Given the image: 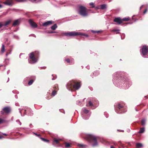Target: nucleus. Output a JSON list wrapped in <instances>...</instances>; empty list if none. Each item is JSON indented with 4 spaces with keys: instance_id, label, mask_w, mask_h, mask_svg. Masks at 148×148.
I'll return each instance as SVG.
<instances>
[{
    "instance_id": "1",
    "label": "nucleus",
    "mask_w": 148,
    "mask_h": 148,
    "mask_svg": "<svg viewBox=\"0 0 148 148\" xmlns=\"http://www.w3.org/2000/svg\"><path fill=\"white\" fill-rule=\"evenodd\" d=\"M125 73L118 72L114 74L113 82L116 86L121 88L127 89L131 85V82L125 76Z\"/></svg>"
},
{
    "instance_id": "2",
    "label": "nucleus",
    "mask_w": 148,
    "mask_h": 148,
    "mask_svg": "<svg viewBox=\"0 0 148 148\" xmlns=\"http://www.w3.org/2000/svg\"><path fill=\"white\" fill-rule=\"evenodd\" d=\"M39 53L38 51H35L30 53L29 54L30 60L28 59V62L31 64H34L38 60Z\"/></svg>"
},
{
    "instance_id": "3",
    "label": "nucleus",
    "mask_w": 148,
    "mask_h": 148,
    "mask_svg": "<svg viewBox=\"0 0 148 148\" xmlns=\"http://www.w3.org/2000/svg\"><path fill=\"white\" fill-rule=\"evenodd\" d=\"M18 110L21 116H24L25 114L31 116L33 114L32 110L27 107H21L18 109Z\"/></svg>"
},
{
    "instance_id": "4",
    "label": "nucleus",
    "mask_w": 148,
    "mask_h": 148,
    "mask_svg": "<svg viewBox=\"0 0 148 148\" xmlns=\"http://www.w3.org/2000/svg\"><path fill=\"white\" fill-rule=\"evenodd\" d=\"M87 140L91 144L93 147H97L98 145L96 137L92 134H88L86 136Z\"/></svg>"
},
{
    "instance_id": "5",
    "label": "nucleus",
    "mask_w": 148,
    "mask_h": 148,
    "mask_svg": "<svg viewBox=\"0 0 148 148\" xmlns=\"http://www.w3.org/2000/svg\"><path fill=\"white\" fill-rule=\"evenodd\" d=\"M63 34L64 36L67 37H74L77 36H84L86 37H89V35L88 34L75 31L64 32Z\"/></svg>"
},
{
    "instance_id": "6",
    "label": "nucleus",
    "mask_w": 148,
    "mask_h": 148,
    "mask_svg": "<svg viewBox=\"0 0 148 148\" xmlns=\"http://www.w3.org/2000/svg\"><path fill=\"white\" fill-rule=\"evenodd\" d=\"M115 111L118 114L124 113L127 111V108L122 104L118 103L117 105V108L115 110Z\"/></svg>"
},
{
    "instance_id": "7",
    "label": "nucleus",
    "mask_w": 148,
    "mask_h": 148,
    "mask_svg": "<svg viewBox=\"0 0 148 148\" xmlns=\"http://www.w3.org/2000/svg\"><path fill=\"white\" fill-rule=\"evenodd\" d=\"M79 13L83 17H86L88 15V13L86 11V8L84 6L80 5L79 6Z\"/></svg>"
},
{
    "instance_id": "8",
    "label": "nucleus",
    "mask_w": 148,
    "mask_h": 148,
    "mask_svg": "<svg viewBox=\"0 0 148 148\" xmlns=\"http://www.w3.org/2000/svg\"><path fill=\"white\" fill-rule=\"evenodd\" d=\"M140 54L144 58H148V47L146 45H143L140 51Z\"/></svg>"
},
{
    "instance_id": "9",
    "label": "nucleus",
    "mask_w": 148,
    "mask_h": 148,
    "mask_svg": "<svg viewBox=\"0 0 148 148\" xmlns=\"http://www.w3.org/2000/svg\"><path fill=\"white\" fill-rule=\"evenodd\" d=\"M82 110L84 112V113L82 114V118L85 120L88 119L90 115L89 110H87L85 108H83Z\"/></svg>"
},
{
    "instance_id": "10",
    "label": "nucleus",
    "mask_w": 148,
    "mask_h": 148,
    "mask_svg": "<svg viewBox=\"0 0 148 148\" xmlns=\"http://www.w3.org/2000/svg\"><path fill=\"white\" fill-rule=\"evenodd\" d=\"M74 83V80H72L68 82L66 84V88L69 90L72 91L73 88V84Z\"/></svg>"
},
{
    "instance_id": "11",
    "label": "nucleus",
    "mask_w": 148,
    "mask_h": 148,
    "mask_svg": "<svg viewBox=\"0 0 148 148\" xmlns=\"http://www.w3.org/2000/svg\"><path fill=\"white\" fill-rule=\"evenodd\" d=\"M74 83H73V88L76 90H78L81 87L80 82L74 80Z\"/></svg>"
},
{
    "instance_id": "12",
    "label": "nucleus",
    "mask_w": 148,
    "mask_h": 148,
    "mask_svg": "<svg viewBox=\"0 0 148 148\" xmlns=\"http://www.w3.org/2000/svg\"><path fill=\"white\" fill-rule=\"evenodd\" d=\"M29 22L30 25L34 28H36L37 27V24L34 22L31 19L29 20Z\"/></svg>"
},
{
    "instance_id": "13",
    "label": "nucleus",
    "mask_w": 148,
    "mask_h": 148,
    "mask_svg": "<svg viewBox=\"0 0 148 148\" xmlns=\"http://www.w3.org/2000/svg\"><path fill=\"white\" fill-rule=\"evenodd\" d=\"M90 100L92 101V102L95 105V108H96L98 106L99 102L97 100H96V99L92 98L90 99Z\"/></svg>"
},
{
    "instance_id": "14",
    "label": "nucleus",
    "mask_w": 148,
    "mask_h": 148,
    "mask_svg": "<svg viewBox=\"0 0 148 148\" xmlns=\"http://www.w3.org/2000/svg\"><path fill=\"white\" fill-rule=\"evenodd\" d=\"M114 21L116 22L118 24L120 25L122 23V20L120 17L115 18L114 20Z\"/></svg>"
},
{
    "instance_id": "15",
    "label": "nucleus",
    "mask_w": 148,
    "mask_h": 148,
    "mask_svg": "<svg viewBox=\"0 0 148 148\" xmlns=\"http://www.w3.org/2000/svg\"><path fill=\"white\" fill-rule=\"evenodd\" d=\"M53 22V21H48L43 23L42 25L44 27H46L52 24Z\"/></svg>"
},
{
    "instance_id": "16",
    "label": "nucleus",
    "mask_w": 148,
    "mask_h": 148,
    "mask_svg": "<svg viewBox=\"0 0 148 148\" xmlns=\"http://www.w3.org/2000/svg\"><path fill=\"white\" fill-rule=\"evenodd\" d=\"M4 4L9 6H12L14 5V3L12 1H7L4 3Z\"/></svg>"
},
{
    "instance_id": "17",
    "label": "nucleus",
    "mask_w": 148,
    "mask_h": 148,
    "mask_svg": "<svg viewBox=\"0 0 148 148\" xmlns=\"http://www.w3.org/2000/svg\"><path fill=\"white\" fill-rule=\"evenodd\" d=\"M2 110L5 112L7 113H9L10 111V108L8 107H5Z\"/></svg>"
},
{
    "instance_id": "18",
    "label": "nucleus",
    "mask_w": 148,
    "mask_h": 148,
    "mask_svg": "<svg viewBox=\"0 0 148 148\" xmlns=\"http://www.w3.org/2000/svg\"><path fill=\"white\" fill-rule=\"evenodd\" d=\"M64 61H66L67 63H69L71 62L72 63H73V61L74 59L73 58H71V60H70L69 58H65L64 59Z\"/></svg>"
},
{
    "instance_id": "19",
    "label": "nucleus",
    "mask_w": 148,
    "mask_h": 148,
    "mask_svg": "<svg viewBox=\"0 0 148 148\" xmlns=\"http://www.w3.org/2000/svg\"><path fill=\"white\" fill-rule=\"evenodd\" d=\"M61 140V139L54 138L53 140V142H55L56 144H58L59 143V141Z\"/></svg>"
},
{
    "instance_id": "20",
    "label": "nucleus",
    "mask_w": 148,
    "mask_h": 148,
    "mask_svg": "<svg viewBox=\"0 0 148 148\" xmlns=\"http://www.w3.org/2000/svg\"><path fill=\"white\" fill-rule=\"evenodd\" d=\"M77 145L79 147L82 148H85L87 147V145L83 144H78Z\"/></svg>"
},
{
    "instance_id": "21",
    "label": "nucleus",
    "mask_w": 148,
    "mask_h": 148,
    "mask_svg": "<svg viewBox=\"0 0 148 148\" xmlns=\"http://www.w3.org/2000/svg\"><path fill=\"white\" fill-rule=\"evenodd\" d=\"M143 147V145L142 143H136V148H140Z\"/></svg>"
},
{
    "instance_id": "22",
    "label": "nucleus",
    "mask_w": 148,
    "mask_h": 148,
    "mask_svg": "<svg viewBox=\"0 0 148 148\" xmlns=\"http://www.w3.org/2000/svg\"><path fill=\"white\" fill-rule=\"evenodd\" d=\"M19 24V22L18 21V19H16L14 21L13 24L12 25L13 26H15L17 25H18Z\"/></svg>"
},
{
    "instance_id": "23",
    "label": "nucleus",
    "mask_w": 148,
    "mask_h": 148,
    "mask_svg": "<svg viewBox=\"0 0 148 148\" xmlns=\"http://www.w3.org/2000/svg\"><path fill=\"white\" fill-rule=\"evenodd\" d=\"M100 9L103 10L107 8V5L103 4L100 5Z\"/></svg>"
},
{
    "instance_id": "24",
    "label": "nucleus",
    "mask_w": 148,
    "mask_h": 148,
    "mask_svg": "<svg viewBox=\"0 0 148 148\" xmlns=\"http://www.w3.org/2000/svg\"><path fill=\"white\" fill-rule=\"evenodd\" d=\"M58 27V26L56 24H54L53 25L51 26V29L53 30H55Z\"/></svg>"
},
{
    "instance_id": "25",
    "label": "nucleus",
    "mask_w": 148,
    "mask_h": 148,
    "mask_svg": "<svg viewBox=\"0 0 148 148\" xmlns=\"http://www.w3.org/2000/svg\"><path fill=\"white\" fill-rule=\"evenodd\" d=\"M146 119H143L141 120V124L143 126H145L146 125Z\"/></svg>"
},
{
    "instance_id": "26",
    "label": "nucleus",
    "mask_w": 148,
    "mask_h": 148,
    "mask_svg": "<svg viewBox=\"0 0 148 148\" xmlns=\"http://www.w3.org/2000/svg\"><path fill=\"white\" fill-rule=\"evenodd\" d=\"M145 131V128L144 127H143L142 128H140V130L138 132V133H142L144 132Z\"/></svg>"
},
{
    "instance_id": "27",
    "label": "nucleus",
    "mask_w": 148,
    "mask_h": 148,
    "mask_svg": "<svg viewBox=\"0 0 148 148\" xmlns=\"http://www.w3.org/2000/svg\"><path fill=\"white\" fill-rule=\"evenodd\" d=\"M11 21L8 20L6 21L4 24H3V26H7L8 25H9Z\"/></svg>"
},
{
    "instance_id": "28",
    "label": "nucleus",
    "mask_w": 148,
    "mask_h": 148,
    "mask_svg": "<svg viewBox=\"0 0 148 148\" xmlns=\"http://www.w3.org/2000/svg\"><path fill=\"white\" fill-rule=\"evenodd\" d=\"M89 106L90 107H92L93 106H95V105L93 104V103L92 102V101L91 100H89Z\"/></svg>"
},
{
    "instance_id": "29",
    "label": "nucleus",
    "mask_w": 148,
    "mask_h": 148,
    "mask_svg": "<svg viewBox=\"0 0 148 148\" xmlns=\"http://www.w3.org/2000/svg\"><path fill=\"white\" fill-rule=\"evenodd\" d=\"M91 31L92 33L95 34L96 33H100V32H102V31H101V30L95 31V30H92Z\"/></svg>"
},
{
    "instance_id": "30",
    "label": "nucleus",
    "mask_w": 148,
    "mask_h": 148,
    "mask_svg": "<svg viewBox=\"0 0 148 148\" xmlns=\"http://www.w3.org/2000/svg\"><path fill=\"white\" fill-rule=\"evenodd\" d=\"M122 20V21H127L130 20V18L129 17H128L127 18L125 17L123 18Z\"/></svg>"
},
{
    "instance_id": "31",
    "label": "nucleus",
    "mask_w": 148,
    "mask_h": 148,
    "mask_svg": "<svg viewBox=\"0 0 148 148\" xmlns=\"http://www.w3.org/2000/svg\"><path fill=\"white\" fill-rule=\"evenodd\" d=\"M65 147H71L70 144L69 143H65Z\"/></svg>"
},
{
    "instance_id": "32",
    "label": "nucleus",
    "mask_w": 148,
    "mask_h": 148,
    "mask_svg": "<svg viewBox=\"0 0 148 148\" xmlns=\"http://www.w3.org/2000/svg\"><path fill=\"white\" fill-rule=\"evenodd\" d=\"M120 31V30L119 29H114L112 30V31L113 32H116V34H118L120 33V32H119V31Z\"/></svg>"
},
{
    "instance_id": "33",
    "label": "nucleus",
    "mask_w": 148,
    "mask_h": 148,
    "mask_svg": "<svg viewBox=\"0 0 148 148\" xmlns=\"http://www.w3.org/2000/svg\"><path fill=\"white\" fill-rule=\"evenodd\" d=\"M99 74V72L98 71H95L93 73V74L95 76Z\"/></svg>"
},
{
    "instance_id": "34",
    "label": "nucleus",
    "mask_w": 148,
    "mask_h": 148,
    "mask_svg": "<svg viewBox=\"0 0 148 148\" xmlns=\"http://www.w3.org/2000/svg\"><path fill=\"white\" fill-rule=\"evenodd\" d=\"M40 138L41 140H42V141H44L45 142H48L49 141V140H48L47 139H45L41 137Z\"/></svg>"
},
{
    "instance_id": "35",
    "label": "nucleus",
    "mask_w": 148,
    "mask_h": 148,
    "mask_svg": "<svg viewBox=\"0 0 148 148\" xmlns=\"http://www.w3.org/2000/svg\"><path fill=\"white\" fill-rule=\"evenodd\" d=\"M34 82V80L33 79H31L28 82V84L29 85H31Z\"/></svg>"
},
{
    "instance_id": "36",
    "label": "nucleus",
    "mask_w": 148,
    "mask_h": 148,
    "mask_svg": "<svg viewBox=\"0 0 148 148\" xmlns=\"http://www.w3.org/2000/svg\"><path fill=\"white\" fill-rule=\"evenodd\" d=\"M5 45L3 44H2V47L1 48V51L2 52H3L5 51Z\"/></svg>"
},
{
    "instance_id": "37",
    "label": "nucleus",
    "mask_w": 148,
    "mask_h": 148,
    "mask_svg": "<svg viewBox=\"0 0 148 148\" xmlns=\"http://www.w3.org/2000/svg\"><path fill=\"white\" fill-rule=\"evenodd\" d=\"M56 90H53L52 92V95L53 96H54L56 95Z\"/></svg>"
},
{
    "instance_id": "38",
    "label": "nucleus",
    "mask_w": 148,
    "mask_h": 148,
    "mask_svg": "<svg viewBox=\"0 0 148 148\" xmlns=\"http://www.w3.org/2000/svg\"><path fill=\"white\" fill-rule=\"evenodd\" d=\"M13 37L17 40H19V38L18 36L16 35H13Z\"/></svg>"
},
{
    "instance_id": "39",
    "label": "nucleus",
    "mask_w": 148,
    "mask_h": 148,
    "mask_svg": "<svg viewBox=\"0 0 148 148\" xmlns=\"http://www.w3.org/2000/svg\"><path fill=\"white\" fill-rule=\"evenodd\" d=\"M89 4L90 5H91L92 6V8H95L94 4L93 2L90 3Z\"/></svg>"
},
{
    "instance_id": "40",
    "label": "nucleus",
    "mask_w": 148,
    "mask_h": 148,
    "mask_svg": "<svg viewBox=\"0 0 148 148\" xmlns=\"http://www.w3.org/2000/svg\"><path fill=\"white\" fill-rule=\"evenodd\" d=\"M33 134H34L36 136L39 137L40 138V137H40V135L39 134H38L37 133H35L34 132H33Z\"/></svg>"
},
{
    "instance_id": "41",
    "label": "nucleus",
    "mask_w": 148,
    "mask_h": 148,
    "mask_svg": "<svg viewBox=\"0 0 148 148\" xmlns=\"http://www.w3.org/2000/svg\"><path fill=\"white\" fill-rule=\"evenodd\" d=\"M56 32H56L53 31H48L47 33L49 34H53V33H56Z\"/></svg>"
},
{
    "instance_id": "42",
    "label": "nucleus",
    "mask_w": 148,
    "mask_h": 148,
    "mask_svg": "<svg viewBox=\"0 0 148 148\" xmlns=\"http://www.w3.org/2000/svg\"><path fill=\"white\" fill-rule=\"evenodd\" d=\"M104 115H105L106 118H107L109 116V115L106 112H104Z\"/></svg>"
},
{
    "instance_id": "43",
    "label": "nucleus",
    "mask_w": 148,
    "mask_h": 148,
    "mask_svg": "<svg viewBox=\"0 0 148 148\" xmlns=\"http://www.w3.org/2000/svg\"><path fill=\"white\" fill-rule=\"evenodd\" d=\"M10 51L9 52H7L6 53V57H7L8 56V55H9V54H11V52L12 51L10 50V51Z\"/></svg>"
},
{
    "instance_id": "44",
    "label": "nucleus",
    "mask_w": 148,
    "mask_h": 148,
    "mask_svg": "<svg viewBox=\"0 0 148 148\" xmlns=\"http://www.w3.org/2000/svg\"><path fill=\"white\" fill-rule=\"evenodd\" d=\"M16 122H17V123L19 124L20 125H21V122L18 119L16 121Z\"/></svg>"
},
{
    "instance_id": "45",
    "label": "nucleus",
    "mask_w": 148,
    "mask_h": 148,
    "mask_svg": "<svg viewBox=\"0 0 148 148\" xmlns=\"http://www.w3.org/2000/svg\"><path fill=\"white\" fill-rule=\"evenodd\" d=\"M4 119L0 118V124L3 123L4 121Z\"/></svg>"
},
{
    "instance_id": "46",
    "label": "nucleus",
    "mask_w": 148,
    "mask_h": 148,
    "mask_svg": "<svg viewBox=\"0 0 148 148\" xmlns=\"http://www.w3.org/2000/svg\"><path fill=\"white\" fill-rule=\"evenodd\" d=\"M147 8H146V9H145V10H144V12H143V15H144L145 14V13H146V12L147 11Z\"/></svg>"
},
{
    "instance_id": "47",
    "label": "nucleus",
    "mask_w": 148,
    "mask_h": 148,
    "mask_svg": "<svg viewBox=\"0 0 148 148\" xmlns=\"http://www.w3.org/2000/svg\"><path fill=\"white\" fill-rule=\"evenodd\" d=\"M95 8V9H96L97 10H98V9H100V7H99V6H97L96 7L95 6V8Z\"/></svg>"
},
{
    "instance_id": "48",
    "label": "nucleus",
    "mask_w": 148,
    "mask_h": 148,
    "mask_svg": "<svg viewBox=\"0 0 148 148\" xmlns=\"http://www.w3.org/2000/svg\"><path fill=\"white\" fill-rule=\"evenodd\" d=\"M3 26V24L2 22H0V28Z\"/></svg>"
},
{
    "instance_id": "49",
    "label": "nucleus",
    "mask_w": 148,
    "mask_h": 148,
    "mask_svg": "<svg viewBox=\"0 0 148 148\" xmlns=\"http://www.w3.org/2000/svg\"><path fill=\"white\" fill-rule=\"evenodd\" d=\"M80 103V101L79 100H78L76 101V104L78 105Z\"/></svg>"
},
{
    "instance_id": "50",
    "label": "nucleus",
    "mask_w": 148,
    "mask_h": 148,
    "mask_svg": "<svg viewBox=\"0 0 148 148\" xmlns=\"http://www.w3.org/2000/svg\"><path fill=\"white\" fill-rule=\"evenodd\" d=\"M59 110L60 111V112H62V113H64V114H65V111H64V110H63V111H61V109H59Z\"/></svg>"
},
{
    "instance_id": "51",
    "label": "nucleus",
    "mask_w": 148,
    "mask_h": 148,
    "mask_svg": "<svg viewBox=\"0 0 148 148\" xmlns=\"http://www.w3.org/2000/svg\"><path fill=\"white\" fill-rule=\"evenodd\" d=\"M144 6V5H142L140 7V9H139V10H141L142 9V8Z\"/></svg>"
},
{
    "instance_id": "52",
    "label": "nucleus",
    "mask_w": 148,
    "mask_h": 148,
    "mask_svg": "<svg viewBox=\"0 0 148 148\" xmlns=\"http://www.w3.org/2000/svg\"><path fill=\"white\" fill-rule=\"evenodd\" d=\"M15 105L16 106H19V103H15Z\"/></svg>"
},
{
    "instance_id": "53",
    "label": "nucleus",
    "mask_w": 148,
    "mask_h": 148,
    "mask_svg": "<svg viewBox=\"0 0 148 148\" xmlns=\"http://www.w3.org/2000/svg\"><path fill=\"white\" fill-rule=\"evenodd\" d=\"M65 3V2H62V1H60V3L62 4H63Z\"/></svg>"
},
{
    "instance_id": "54",
    "label": "nucleus",
    "mask_w": 148,
    "mask_h": 148,
    "mask_svg": "<svg viewBox=\"0 0 148 148\" xmlns=\"http://www.w3.org/2000/svg\"><path fill=\"white\" fill-rule=\"evenodd\" d=\"M13 119H14V117H13V116H12L11 119V121H12L13 120Z\"/></svg>"
},
{
    "instance_id": "55",
    "label": "nucleus",
    "mask_w": 148,
    "mask_h": 148,
    "mask_svg": "<svg viewBox=\"0 0 148 148\" xmlns=\"http://www.w3.org/2000/svg\"><path fill=\"white\" fill-rule=\"evenodd\" d=\"M89 66H88V65L86 66V68L87 69H89Z\"/></svg>"
},
{
    "instance_id": "56",
    "label": "nucleus",
    "mask_w": 148,
    "mask_h": 148,
    "mask_svg": "<svg viewBox=\"0 0 148 148\" xmlns=\"http://www.w3.org/2000/svg\"><path fill=\"white\" fill-rule=\"evenodd\" d=\"M132 23H126L125 24V25H126L127 24H132Z\"/></svg>"
},
{
    "instance_id": "57",
    "label": "nucleus",
    "mask_w": 148,
    "mask_h": 148,
    "mask_svg": "<svg viewBox=\"0 0 148 148\" xmlns=\"http://www.w3.org/2000/svg\"><path fill=\"white\" fill-rule=\"evenodd\" d=\"M2 134L3 135H5V136H6L7 135V134H6L5 133H2Z\"/></svg>"
},
{
    "instance_id": "58",
    "label": "nucleus",
    "mask_w": 148,
    "mask_h": 148,
    "mask_svg": "<svg viewBox=\"0 0 148 148\" xmlns=\"http://www.w3.org/2000/svg\"><path fill=\"white\" fill-rule=\"evenodd\" d=\"M15 98H16L17 99V98H18L17 95H15Z\"/></svg>"
},
{
    "instance_id": "59",
    "label": "nucleus",
    "mask_w": 148,
    "mask_h": 148,
    "mask_svg": "<svg viewBox=\"0 0 148 148\" xmlns=\"http://www.w3.org/2000/svg\"><path fill=\"white\" fill-rule=\"evenodd\" d=\"M3 138V137L1 136H0V139H1Z\"/></svg>"
},
{
    "instance_id": "60",
    "label": "nucleus",
    "mask_w": 148,
    "mask_h": 148,
    "mask_svg": "<svg viewBox=\"0 0 148 148\" xmlns=\"http://www.w3.org/2000/svg\"><path fill=\"white\" fill-rule=\"evenodd\" d=\"M32 36H33L34 37H36V36L35 35L33 34H32Z\"/></svg>"
},
{
    "instance_id": "61",
    "label": "nucleus",
    "mask_w": 148,
    "mask_h": 148,
    "mask_svg": "<svg viewBox=\"0 0 148 148\" xmlns=\"http://www.w3.org/2000/svg\"><path fill=\"white\" fill-rule=\"evenodd\" d=\"M10 70H8V71H7V74H8L10 72Z\"/></svg>"
},
{
    "instance_id": "62",
    "label": "nucleus",
    "mask_w": 148,
    "mask_h": 148,
    "mask_svg": "<svg viewBox=\"0 0 148 148\" xmlns=\"http://www.w3.org/2000/svg\"><path fill=\"white\" fill-rule=\"evenodd\" d=\"M145 97L147 98V99L148 98V96H145Z\"/></svg>"
},
{
    "instance_id": "63",
    "label": "nucleus",
    "mask_w": 148,
    "mask_h": 148,
    "mask_svg": "<svg viewBox=\"0 0 148 148\" xmlns=\"http://www.w3.org/2000/svg\"><path fill=\"white\" fill-rule=\"evenodd\" d=\"M41 68L42 69H45L46 68V67H41Z\"/></svg>"
},
{
    "instance_id": "64",
    "label": "nucleus",
    "mask_w": 148,
    "mask_h": 148,
    "mask_svg": "<svg viewBox=\"0 0 148 148\" xmlns=\"http://www.w3.org/2000/svg\"><path fill=\"white\" fill-rule=\"evenodd\" d=\"M110 148H115L114 147H113V146H111L110 147Z\"/></svg>"
}]
</instances>
